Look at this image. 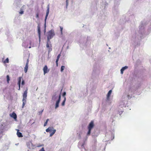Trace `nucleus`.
<instances>
[{
  "instance_id": "f257e3e1",
  "label": "nucleus",
  "mask_w": 151,
  "mask_h": 151,
  "mask_svg": "<svg viewBox=\"0 0 151 151\" xmlns=\"http://www.w3.org/2000/svg\"><path fill=\"white\" fill-rule=\"evenodd\" d=\"M47 40L50 42V40L55 35V33L54 30H51L47 33Z\"/></svg>"
},
{
  "instance_id": "f03ea898",
  "label": "nucleus",
  "mask_w": 151,
  "mask_h": 151,
  "mask_svg": "<svg viewBox=\"0 0 151 151\" xmlns=\"http://www.w3.org/2000/svg\"><path fill=\"white\" fill-rule=\"evenodd\" d=\"M94 126V123L93 121H91L88 127V131L87 133V135L89 136L90 135L91 133V130L92 129Z\"/></svg>"
},
{
  "instance_id": "7ed1b4c3",
  "label": "nucleus",
  "mask_w": 151,
  "mask_h": 151,
  "mask_svg": "<svg viewBox=\"0 0 151 151\" xmlns=\"http://www.w3.org/2000/svg\"><path fill=\"white\" fill-rule=\"evenodd\" d=\"M43 70L44 72V75L45 74L48 73L50 70V69L48 68L47 67L46 65H45L44 66L43 68Z\"/></svg>"
},
{
  "instance_id": "20e7f679",
  "label": "nucleus",
  "mask_w": 151,
  "mask_h": 151,
  "mask_svg": "<svg viewBox=\"0 0 151 151\" xmlns=\"http://www.w3.org/2000/svg\"><path fill=\"white\" fill-rule=\"evenodd\" d=\"M60 98H61V96H60V95L59 96L58 99L57 100V101H56V103L55 107V109H56L59 106V103H60Z\"/></svg>"
},
{
  "instance_id": "39448f33",
  "label": "nucleus",
  "mask_w": 151,
  "mask_h": 151,
  "mask_svg": "<svg viewBox=\"0 0 151 151\" xmlns=\"http://www.w3.org/2000/svg\"><path fill=\"white\" fill-rule=\"evenodd\" d=\"M49 12V6H48L47 7V9L46 10V15L45 18V22H46V20L47 17L48 16Z\"/></svg>"
},
{
  "instance_id": "423d86ee",
  "label": "nucleus",
  "mask_w": 151,
  "mask_h": 151,
  "mask_svg": "<svg viewBox=\"0 0 151 151\" xmlns=\"http://www.w3.org/2000/svg\"><path fill=\"white\" fill-rule=\"evenodd\" d=\"M37 27V32H38L39 37V39H40V34H41L40 28V26L39 24L38 25Z\"/></svg>"
},
{
  "instance_id": "0eeeda50",
  "label": "nucleus",
  "mask_w": 151,
  "mask_h": 151,
  "mask_svg": "<svg viewBox=\"0 0 151 151\" xmlns=\"http://www.w3.org/2000/svg\"><path fill=\"white\" fill-rule=\"evenodd\" d=\"M22 79V77H20L18 79V81L17 84H18V85L19 86V89H18L19 90H20V84H21V82Z\"/></svg>"
},
{
  "instance_id": "6e6552de",
  "label": "nucleus",
  "mask_w": 151,
  "mask_h": 151,
  "mask_svg": "<svg viewBox=\"0 0 151 151\" xmlns=\"http://www.w3.org/2000/svg\"><path fill=\"white\" fill-rule=\"evenodd\" d=\"M11 116L14 118V119H16L17 118V116L16 114L14 112H13L11 115H10Z\"/></svg>"
},
{
  "instance_id": "1a4fd4ad",
  "label": "nucleus",
  "mask_w": 151,
  "mask_h": 151,
  "mask_svg": "<svg viewBox=\"0 0 151 151\" xmlns=\"http://www.w3.org/2000/svg\"><path fill=\"white\" fill-rule=\"evenodd\" d=\"M19 130H17V135L18 137H22L23 136L22 134L20 132H19Z\"/></svg>"
},
{
  "instance_id": "9d476101",
  "label": "nucleus",
  "mask_w": 151,
  "mask_h": 151,
  "mask_svg": "<svg viewBox=\"0 0 151 151\" xmlns=\"http://www.w3.org/2000/svg\"><path fill=\"white\" fill-rule=\"evenodd\" d=\"M128 68V67L127 66H125L123 67L121 70V73L122 74L123 73V71L126 69Z\"/></svg>"
},
{
  "instance_id": "9b49d317",
  "label": "nucleus",
  "mask_w": 151,
  "mask_h": 151,
  "mask_svg": "<svg viewBox=\"0 0 151 151\" xmlns=\"http://www.w3.org/2000/svg\"><path fill=\"white\" fill-rule=\"evenodd\" d=\"M27 91L26 90L24 91V93L23 95V98H25V99L27 98Z\"/></svg>"
},
{
  "instance_id": "f8f14e48",
  "label": "nucleus",
  "mask_w": 151,
  "mask_h": 151,
  "mask_svg": "<svg viewBox=\"0 0 151 151\" xmlns=\"http://www.w3.org/2000/svg\"><path fill=\"white\" fill-rule=\"evenodd\" d=\"M52 127H49L46 130V131L47 132H51L52 131Z\"/></svg>"
},
{
  "instance_id": "ddd939ff",
  "label": "nucleus",
  "mask_w": 151,
  "mask_h": 151,
  "mask_svg": "<svg viewBox=\"0 0 151 151\" xmlns=\"http://www.w3.org/2000/svg\"><path fill=\"white\" fill-rule=\"evenodd\" d=\"M111 92H112V91L111 90H110V91H109L108 94H107V99H109V97L110 96V95L111 94Z\"/></svg>"
},
{
  "instance_id": "4468645a",
  "label": "nucleus",
  "mask_w": 151,
  "mask_h": 151,
  "mask_svg": "<svg viewBox=\"0 0 151 151\" xmlns=\"http://www.w3.org/2000/svg\"><path fill=\"white\" fill-rule=\"evenodd\" d=\"M28 65H26L25 67L24 68V71L25 73H27L28 70Z\"/></svg>"
},
{
  "instance_id": "2eb2a0df",
  "label": "nucleus",
  "mask_w": 151,
  "mask_h": 151,
  "mask_svg": "<svg viewBox=\"0 0 151 151\" xmlns=\"http://www.w3.org/2000/svg\"><path fill=\"white\" fill-rule=\"evenodd\" d=\"M52 132H51L50 133V136H52L55 134V132H56V130L55 129H54V130H52Z\"/></svg>"
},
{
  "instance_id": "dca6fc26",
  "label": "nucleus",
  "mask_w": 151,
  "mask_h": 151,
  "mask_svg": "<svg viewBox=\"0 0 151 151\" xmlns=\"http://www.w3.org/2000/svg\"><path fill=\"white\" fill-rule=\"evenodd\" d=\"M66 101V98L65 97H64V100L63 101V102L62 103V105L63 106H64L65 104V102Z\"/></svg>"
},
{
  "instance_id": "f3484780",
  "label": "nucleus",
  "mask_w": 151,
  "mask_h": 151,
  "mask_svg": "<svg viewBox=\"0 0 151 151\" xmlns=\"http://www.w3.org/2000/svg\"><path fill=\"white\" fill-rule=\"evenodd\" d=\"M6 78H7V82L8 83H9V81L10 80V78L9 76L8 75H7L6 76Z\"/></svg>"
},
{
  "instance_id": "a211bd4d",
  "label": "nucleus",
  "mask_w": 151,
  "mask_h": 151,
  "mask_svg": "<svg viewBox=\"0 0 151 151\" xmlns=\"http://www.w3.org/2000/svg\"><path fill=\"white\" fill-rule=\"evenodd\" d=\"M49 42H50H50H48V41L47 40V44H46V47H47V48H50V44L49 43Z\"/></svg>"
},
{
  "instance_id": "6ab92c4d",
  "label": "nucleus",
  "mask_w": 151,
  "mask_h": 151,
  "mask_svg": "<svg viewBox=\"0 0 151 151\" xmlns=\"http://www.w3.org/2000/svg\"><path fill=\"white\" fill-rule=\"evenodd\" d=\"M4 63H8L9 62V60L8 58H7L6 59L4 62Z\"/></svg>"
},
{
  "instance_id": "aec40b11",
  "label": "nucleus",
  "mask_w": 151,
  "mask_h": 151,
  "mask_svg": "<svg viewBox=\"0 0 151 151\" xmlns=\"http://www.w3.org/2000/svg\"><path fill=\"white\" fill-rule=\"evenodd\" d=\"M56 98V95H53L52 97V99L53 100H55Z\"/></svg>"
},
{
  "instance_id": "412c9836",
  "label": "nucleus",
  "mask_w": 151,
  "mask_h": 151,
  "mask_svg": "<svg viewBox=\"0 0 151 151\" xmlns=\"http://www.w3.org/2000/svg\"><path fill=\"white\" fill-rule=\"evenodd\" d=\"M48 121H49V119H47L45 122V123L44 124V126H46Z\"/></svg>"
},
{
  "instance_id": "4be33fe9",
  "label": "nucleus",
  "mask_w": 151,
  "mask_h": 151,
  "mask_svg": "<svg viewBox=\"0 0 151 151\" xmlns=\"http://www.w3.org/2000/svg\"><path fill=\"white\" fill-rule=\"evenodd\" d=\"M60 28L61 34L62 35H63V27H62L60 26Z\"/></svg>"
},
{
  "instance_id": "5701e85b",
  "label": "nucleus",
  "mask_w": 151,
  "mask_h": 151,
  "mask_svg": "<svg viewBox=\"0 0 151 151\" xmlns=\"http://www.w3.org/2000/svg\"><path fill=\"white\" fill-rule=\"evenodd\" d=\"M65 67L64 66H62L61 67V72H63V70L65 69Z\"/></svg>"
},
{
  "instance_id": "b1692460",
  "label": "nucleus",
  "mask_w": 151,
  "mask_h": 151,
  "mask_svg": "<svg viewBox=\"0 0 151 151\" xmlns=\"http://www.w3.org/2000/svg\"><path fill=\"white\" fill-rule=\"evenodd\" d=\"M19 13L20 14H22L24 13V11L22 9H21Z\"/></svg>"
},
{
  "instance_id": "393cba45",
  "label": "nucleus",
  "mask_w": 151,
  "mask_h": 151,
  "mask_svg": "<svg viewBox=\"0 0 151 151\" xmlns=\"http://www.w3.org/2000/svg\"><path fill=\"white\" fill-rule=\"evenodd\" d=\"M61 55L60 54H59L58 55V56H57V58L56 59H58V60L60 58V56Z\"/></svg>"
},
{
  "instance_id": "a878e982",
  "label": "nucleus",
  "mask_w": 151,
  "mask_h": 151,
  "mask_svg": "<svg viewBox=\"0 0 151 151\" xmlns=\"http://www.w3.org/2000/svg\"><path fill=\"white\" fill-rule=\"evenodd\" d=\"M26 99L23 98V99H22L23 102H24L26 103Z\"/></svg>"
},
{
  "instance_id": "bb28decb",
  "label": "nucleus",
  "mask_w": 151,
  "mask_h": 151,
  "mask_svg": "<svg viewBox=\"0 0 151 151\" xmlns=\"http://www.w3.org/2000/svg\"><path fill=\"white\" fill-rule=\"evenodd\" d=\"M58 60H59L58 59H56V66H58Z\"/></svg>"
},
{
  "instance_id": "cd10ccee",
  "label": "nucleus",
  "mask_w": 151,
  "mask_h": 151,
  "mask_svg": "<svg viewBox=\"0 0 151 151\" xmlns=\"http://www.w3.org/2000/svg\"><path fill=\"white\" fill-rule=\"evenodd\" d=\"M26 103V102H23V104H22V108H24Z\"/></svg>"
},
{
  "instance_id": "c85d7f7f",
  "label": "nucleus",
  "mask_w": 151,
  "mask_h": 151,
  "mask_svg": "<svg viewBox=\"0 0 151 151\" xmlns=\"http://www.w3.org/2000/svg\"><path fill=\"white\" fill-rule=\"evenodd\" d=\"M39 151H45L44 150V148L42 147Z\"/></svg>"
},
{
  "instance_id": "c756f323",
  "label": "nucleus",
  "mask_w": 151,
  "mask_h": 151,
  "mask_svg": "<svg viewBox=\"0 0 151 151\" xmlns=\"http://www.w3.org/2000/svg\"><path fill=\"white\" fill-rule=\"evenodd\" d=\"M36 17L37 18H38L39 17V15L38 13H37L36 15Z\"/></svg>"
},
{
  "instance_id": "7c9ffc66",
  "label": "nucleus",
  "mask_w": 151,
  "mask_h": 151,
  "mask_svg": "<svg viewBox=\"0 0 151 151\" xmlns=\"http://www.w3.org/2000/svg\"><path fill=\"white\" fill-rule=\"evenodd\" d=\"M29 59H28L27 60L26 65H28V63H29Z\"/></svg>"
},
{
  "instance_id": "2f4dec72",
  "label": "nucleus",
  "mask_w": 151,
  "mask_h": 151,
  "mask_svg": "<svg viewBox=\"0 0 151 151\" xmlns=\"http://www.w3.org/2000/svg\"><path fill=\"white\" fill-rule=\"evenodd\" d=\"M65 95H66V93H65V92H63V96H65Z\"/></svg>"
},
{
  "instance_id": "473e14b6",
  "label": "nucleus",
  "mask_w": 151,
  "mask_h": 151,
  "mask_svg": "<svg viewBox=\"0 0 151 151\" xmlns=\"http://www.w3.org/2000/svg\"><path fill=\"white\" fill-rule=\"evenodd\" d=\"M24 81L23 80L22 82V85H24Z\"/></svg>"
},
{
  "instance_id": "72a5a7b5",
  "label": "nucleus",
  "mask_w": 151,
  "mask_h": 151,
  "mask_svg": "<svg viewBox=\"0 0 151 151\" xmlns=\"http://www.w3.org/2000/svg\"><path fill=\"white\" fill-rule=\"evenodd\" d=\"M68 0H66V5H68Z\"/></svg>"
},
{
  "instance_id": "f704fd0d",
  "label": "nucleus",
  "mask_w": 151,
  "mask_h": 151,
  "mask_svg": "<svg viewBox=\"0 0 151 151\" xmlns=\"http://www.w3.org/2000/svg\"><path fill=\"white\" fill-rule=\"evenodd\" d=\"M43 111V109L41 112H39V113H40V114H42V112Z\"/></svg>"
}]
</instances>
